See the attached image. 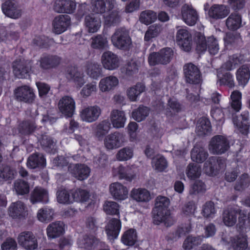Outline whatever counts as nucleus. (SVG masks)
I'll return each instance as SVG.
<instances>
[{
	"mask_svg": "<svg viewBox=\"0 0 250 250\" xmlns=\"http://www.w3.org/2000/svg\"><path fill=\"white\" fill-rule=\"evenodd\" d=\"M196 49L199 53L205 52L208 49L210 54L214 55L219 50V44L217 40L211 36L206 40L204 35L199 34L197 35Z\"/></svg>",
	"mask_w": 250,
	"mask_h": 250,
	"instance_id": "nucleus-1",
	"label": "nucleus"
},
{
	"mask_svg": "<svg viewBox=\"0 0 250 250\" xmlns=\"http://www.w3.org/2000/svg\"><path fill=\"white\" fill-rule=\"evenodd\" d=\"M111 41L114 47L124 50L129 49L132 44L129 32L125 28L117 29L111 36Z\"/></svg>",
	"mask_w": 250,
	"mask_h": 250,
	"instance_id": "nucleus-2",
	"label": "nucleus"
},
{
	"mask_svg": "<svg viewBox=\"0 0 250 250\" xmlns=\"http://www.w3.org/2000/svg\"><path fill=\"white\" fill-rule=\"evenodd\" d=\"M169 204L168 198L158 196L155 199V207L152 211L153 219H167L170 215V210L168 209Z\"/></svg>",
	"mask_w": 250,
	"mask_h": 250,
	"instance_id": "nucleus-3",
	"label": "nucleus"
},
{
	"mask_svg": "<svg viewBox=\"0 0 250 250\" xmlns=\"http://www.w3.org/2000/svg\"><path fill=\"white\" fill-rule=\"evenodd\" d=\"M229 148V142L226 137L216 135L212 137L208 145V149L211 153L222 154Z\"/></svg>",
	"mask_w": 250,
	"mask_h": 250,
	"instance_id": "nucleus-4",
	"label": "nucleus"
},
{
	"mask_svg": "<svg viewBox=\"0 0 250 250\" xmlns=\"http://www.w3.org/2000/svg\"><path fill=\"white\" fill-rule=\"evenodd\" d=\"M101 62L104 68L108 70L118 69L121 63V58L110 51H106L101 56Z\"/></svg>",
	"mask_w": 250,
	"mask_h": 250,
	"instance_id": "nucleus-5",
	"label": "nucleus"
},
{
	"mask_svg": "<svg viewBox=\"0 0 250 250\" xmlns=\"http://www.w3.org/2000/svg\"><path fill=\"white\" fill-rule=\"evenodd\" d=\"M125 142V135L122 132L115 131L105 136L104 145L106 149L112 150L120 147Z\"/></svg>",
	"mask_w": 250,
	"mask_h": 250,
	"instance_id": "nucleus-6",
	"label": "nucleus"
},
{
	"mask_svg": "<svg viewBox=\"0 0 250 250\" xmlns=\"http://www.w3.org/2000/svg\"><path fill=\"white\" fill-rule=\"evenodd\" d=\"M181 14L182 20L189 26L194 25L199 20L198 13L191 4H184L182 6Z\"/></svg>",
	"mask_w": 250,
	"mask_h": 250,
	"instance_id": "nucleus-7",
	"label": "nucleus"
},
{
	"mask_svg": "<svg viewBox=\"0 0 250 250\" xmlns=\"http://www.w3.org/2000/svg\"><path fill=\"white\" fill-rule=\"evenodd\" d=\"M183 71L187 83L192 84L200 83L201 74L196 65L191 62L186 63L183 67Z\"/></svg>",
	"mask_w": 250,
	"mask_h": 250,
	"instance_id": "nucleus-8",
	"label": "nucleus"
},
{
	"mask_svg": "<svg viewBox=\"0 0 250 250\" xmlns=\"http://www.w3.org/2000/svg\"><path fill=\"white\" fill-rule=\"evenodd\" d=\"M59 111L65 117H71L74 114L76 108L74 99L69 96L62 97L58 104Z\"/></svg>",
	"mask_w": 250,
	"mask_h": 250,
	"instance_id": "nucleus-9",
	"label": "nucleus"
},
{
	"mask_svg": "<svg viewBox=\"0 0 250 250\" xmlns=\"http://www.w3.org/2000/svg\"><path fill=\"white\" fill-rule=\"evenodd\" d=\"M176 41L180 48L186 52L191 50L192 37L186 27L178 30L176 35Z\"/></svg>",
	"mask_w": 250,
	"mask_h": 250,
	"instance_id": "nucleus-10",
	"label": "nucleus"
},
{
	"mask_svg": "<svg viewBox=\"0 0 250 250\" xmlns=\"http://www.w3.org/2000/svg\"><path fill=\"white\" fill-rule=\"evenodd\" d=\"M101 113V109L98 105L83 107L80 111V117L82 121L86 123L96 121Z\"/></svg>",
	"mask_w": 250,
	"mask_h": 250,
	"instance_id": "nucleus-11",
	"label": "nucleus"
},
{
	"mask_svg": "<svg viewBox=\"0 0 250 250\" xmlns=\"http://www.w3.org/2000/svg\"><path fill=\"white\" fill-rule=\"evenodd\" d=\"M14 94L17 101L30 104L33 102L35 97L33 89L25 85L16 88Z\"/></svg>",
	"mask_w": 250,
	"mask_h": 250,
	"instance_id": "nucleus-12",
	"label": "nucleus"
},
{
	"mask_svg": "<svg viewBox=\"0 0 250 250\" xmlns=\"http://www.w3.org/2000/svg\"><path fill=\"white\" fill-rule=\"evenodd\" d=\"M70 173L80 181L84 180L89 176L90 168L85 164H70L68 167Z\"/></svg>",
	"mask_w": 250,
	"mask_h": 250,
	"instance_id": "nucleus-13",
	"label": "nucleus"
},
{
	"mask_svg": "<svg viewBox=\"0 0 250 250\" xmlns=\"http://www.w3.org/2000/svg\"><path fill=\"white\" fill-rule=\"evenodd\" d=\"M224 167L222 160L219 157L212 156L205 162L203 169L207 174L213 176L216 175L218 171Z\"/></svg>",
	"mask_w": 250,
	"mask_h": 250,
	"instance_id": "nucleus-14",
	"label": "nucleus"
},
{
	"mask_svg": "<svg viewBox=\"0 0 250 250\" xmlns=\"http://www.w3.org/2000/svg\"><path fill=\"white\" fill-rule=\"evenodd\" d=\"M115 3V0H91L90 11L96 14H103L112 10Z\"/></svg>",
	"mask_w": 250,
	"mask_h": 250,
	"instance_id": "nucleus-15",
	"label": "nucleus"
},
{
	"mask_svg": "<svg viewBox=\"0 0 250 250\" xmlns=\"http://www.w3.org/2000/svg\"><path fill=\"white\" fill-rule=\"evenodd\" d=\"M109 189L111 195L115 200L124 201L128 198V188L119 182L112 183Z\"/></svg>",
	"mask_w": 250,
	"mask_h": 250,
	"instance_id": "nucleus-16",
	"label": "nucleus"
},
{
	"mask_svg": "<svg viewBox=\"0 0 250 250\" xmlns=\"http://www.w3.org/2000/svg\"><path fill=\"white\" fill-rule=\"evenodd\" d=\"M71 19L68 15H60L53 20V31L56 34H61L65 31L69 26Z\"/></svg>",
	"mask_w": 250,
	"mask_h": 250,
	"instance_id": "nucleus-17",
	"label": "nucleus"
},
{
	"mask_svg": "<svg viewBox=\"0 0 250 250\" xmlns=\"http://www.w3.org/2000/svg\"><path fill=\"white\" fill-rule=\"evenodd\" d=\"M18 241L20 245L29 250H33L38 246L37 240L34 235L32 232L29 231L21 232L18 236Z\"/></svg>",
	"mask_w": 250,
	"mask_h": 250,
	"instance_id": "nucleus-18",
	"label": "nucleus"
},
{
	"mask_svg": "<svg viewBox=\"0 0 250 250\" xmlns=\"http://www.w3.org/2000/svg\"><path fill=\"white\" fill-rule=\"evenodd\" d=\"M122 227L120 220H109L105 226V231L108 239L113 241L119 235Z\"/></svg>",
	"mask_w": 250,
	"mask_h": 250,
	"instance_id": "nucleus-19",
	"label": "nucleus"
},
{
	"mask_svg": "<svg viewBox=\"0 0 250 250\" xmlns=\"http://www.w3.org/2000/svg\"><path fill=\"white\" fill-rule=\"evenodd\" d=\"M76 8V2L73 0H56L54 10L58 13L72 14Z\"/></svg>",
	"mask_w": 250,
	"mask_h": 250,
	"instance_id": "nucleus-20",
	"label": "nucleus"
},
{
	"mask_svg": "<svg viewBox=\"0 0 250 250\" xmlns=\"http://www.w3.org/2000/svg\"><path fill=\"white\" fill-rule=\"evenodd\" d=\"M3 13L7 17L18 19L21 15V11L18 8L15 0H8L2 5Z\"/></svg>",
	"mask_w": 250,
	"mask_h": 250,
	"instance_id": "nucleus-21",
	"label": "nucleus"
},
{
	"mask_svg": "<svg viewBox=\"0 0 250 250\" xmlns=\"http://www.w3.org/2000/svg\"><path fill=\"white\" fill-rule=\"evenodd\" d=\"M249 112L248 111H244L240 117L233 118L234 125L237 127L239 131L242 134L248 133L249 128Z\"/></svg>",
	"mask_w": 250,
	"mask_h": 250,
	"instance_id": "nucleus-22",
	"label": "nucleus"
},
{
	"mask_svg": "<svg viewBox=\"0 0 250 250\" xmlns=\"http://www.w3.org/2000/svg\"><path fill=\"white\" fill-rule=\"evenodd\" d=\"M229 13V10L226 6L222 4H214L210 7L208 15L213 19L219 20L226 17Z\"/></svg>",
	"mask_w": 250,
	"mask_h": 250,
	"instance_id": "nucleus-23",
	"label": "nucleus"
},
{
	"mask_svg": "<svg viewBox=\"0 0 250 250\" xmlns=\"http://www.w3.org/2000/svg\"><path fill=\"white\" fill-rule=\"evenodd\" d=\"M13 68L15 76L20 79L26 78L31 69L30 65L27 66V61L21 60L15 61Z\"/></svg>",
	"mask_w": 250,
	"mask_h": 250,
	"instance_id": "nucleus-24",
	"label": "nucleus"
},
{
	"mask_svg": "<svg viewBox=\"0 0 250 250\" xmlns=\"http://www.w3.org/2000/svg\"><path fill=\"white\" fill-rule=\"evenodd\" d=\"M65 76L68 80L73 81L79 87H81L85 83L83 74L79 71L75 66L67 67L65 71Z\"/></svg>",
	"mask_w": 250,
	"mask_h": 250,
	"instance_id": "nucleus-25",
	"label": "nucleus"
},
{
	"mask_svg": "<svg viewBox=\"0 0 250 250\" xmlns=\"http://www.w3.org/2000/svg\"><path fill=\"white\" fill-rule=\"evenodd\" d=\"M110 119L113 127L115 128L124 127L126 120L125 112L118 109L112 110Z\"/></svg>",
	"mask_w": 250,
	"mask_h": 250,
	"instance_id": "nucleus-26",
	"label": "nucleus"
},
{
	"mask_svg": "<svg viewBox=\"0 0 250 250\" xmlns=\"http://www.w3.org/2000/svg\"><path fill=\"white\" fill-rule=\"evenodd\" d=\"M84 24L89 33H95L101 26V18L99 16L89 14L85 17Z\"/></svg>",
	"mask_w": 250,
	"mask_h": 250,
	"instance_id": "nucleus-27",
	"label": "nucleus"
},
{
	"mask_svg": "<svg viewBox=\"0 0 250 250\" xmlns=\"http://www.w3.org/2000/svg\"><path fill=\"white\" fill-rule=\"evenodd\" d=\"M118 84V79L115 76H109L100 80L99 87L100 91L105 92L114 89Z\"/></svg>",
	"mask_w": 250,
	"mask_h": 250,
	"instance_id": "nucleus-28",
	"label": "nucleus"
},
{
	"mask_svg": "<svg viewBox=\"0 0 250 250\" xmlns=\"http://www.w3.org/2000/svg\"><path fill=\"white\" fill-rule=\"evenodd\" d=\"M30 200L32 204L38 202L47 203L49 200L48 192L42 188L36 187L31 194Z\"/></svg>",
	"mask_w": 250,
	"mask_h": 250,
	"instance_id": "nucleus-29",
	"label": "nucleus"
},
{
	"mask_svg": "<svg viewBox=\"0 0 250 250\" xmlns=\"http://www.w3.org/2000/svg\"><path fill=\"white\" fill-rule=\"evenodd\" d=\"M65 225L62 221H58L50 224L47 228V234L50 238H55L63 234Z\"/></svg>",
	"mask_w": 250,
	"mask_h": 250,
	"instance_id": "nucleus-30",
	"label": "nucleus"
},
{
	"mask_svg": "<svg viewBox=\"0 0 250 250\" xmlns=\"http://www.w3.org/2000/svg\"><path fill=\"white\" fill-rule=\"evenodd\" d=\"M112 173L114 176L118 177L120 179H125L128 181H131L135 177V174L131 171L130 167H124L122 165L114 167Z\"/></svg>",
	"mask_w": 250,
	"mask_h": 250,
	"instance_id": "nucleus-31",
	"label": "nucleus"
},
{
	"mask_svg": "<svg viewBox=\"0 0 250 250\" xmlns=\"http://www.w3.org/2000/svg\"><path fill=\"white\" fill-rule=\"evenodd\" d=\"M223 219H244L247 216V212L242 210L238 206L229 207L223 213Z\"/></svg>",
	"mask_w": 250,
	"mask_h": 250,
	"instance_id": "nucleus-32",
	"label": "nucleus"
},
{
	"mask_svg": "<svg viewBox=\"0 0 250 250\" xmlns=\"http://www.w3.org/2000/svg\"><path fill=\"white\" fill-rule=\"evenodd\" d=\"M131 198L138 202L146 203L151 199L150 192L146 188H133L131 191Z\"/></svg>",
	"mask_w": 250,
	"mask_h": 250,
	"instance_id": "nucleus-33",
	"label": "nucleus"
},
{
	"mask_svg": "<svg viewBox=\"0 0 250 250\" xmlns=\"http://www.w3.org/2000/svg\"><path fill=\"white\" fill-rule=\"evenodd\" d=\"M46 160L44 155L41 153H35L31 155L28 158L27 166L30 168H35L37 167H44Z\"/></svg>",
	"mask_w": 250,
	"mask_h": 250,
	"instance_id": "nucleus-34",
	"label": "nucleus"
},
{
	"mask_svg": "<svg viewBox=\"0 0 250 250\" xmlns=\"http://www.w3.org/2000/svg\"><path fill=\"white\" fill-rule=\"evenodd\" d=\"M236 79L239 85L245 86L250 78V69L247 64L242 65L236 71Z\"/></svg>",
	"mask_w": 250,
	"mask_h": 250,
	"instance_id": "nucleus-35",
	"label": "nucleus"
},
{
	"mask_svg": "<svg viewBox=\"0 0 250 250\" xmlns=\"http://www.w3.org/2000/svg\"><path fill=\"white\" fill-rule=\"evenodd\" d=\"M9 215L12 217H23L26 212L27 208L21 201L12 203L8 209Z\"/></svg>",
	"mask_w": 250,
	"mask_h": 250,
	"instance_id": "nucleus-36",
	"label": "nucleus"
},
{
	"mask_svg": "<svg viewBox=\"0 0 250 250\" xmlns=\"http://www.w3.org/2000/svg\"><path fill=\"white\" fill-rule=\"evenodd\" d=\"M227 28L230 30H236L242 26V18L238 13H231L226 21Z\"/></svg>",
	"mask_w": 250,
	"mask_h": 250,
	"instance_id": "nucleus-37",
	"label": "nucleus"
},
{
	"mask_svg": "<svg viewBox=\"0 0 250 250\" xmlns=\"http://www.w3.org/2000/svg\"><path fill=\"white\" fill-rule=\"evenodd\" d=\"M208 156V153L203 147L194 146L191 151V158L194 162L203 163Z\"/></svg>",
	"mask_w": 250,
	"mask_h": 250,
	"instance_id": "nucleus-38",
	"label": "nucleus"
},
{
	"mask_svg": "<svg viewBox=\"0 0 250 250\" xmlns=\"http://www.w3.org/2000/svg\"><path fill=\"white\" fill-rule=\"evenodd\" d=\"M211 131L209 120L206 117L200 118L197 123L196 131L199 136L207 135Z\"/></svg>",
	"mask_w": 250,
	"mask_h": 250,
	"instance_id": "nucleus-39",
	"label": "nucleus"
},
{
	"mask_svg": "<svg viewBox=\"0 0 250 250\" xmlns=\"http://www.w3.org/2000/svg\"><path fill=\"white\" fill-rule=\"evenodd\" d=\"M121 241L126 246H133L137 241L136 230L134 229H129L125 231L122 236Z\"/></svg>",
	"mask_w": 250,
	"mask_h": 250,
	"instance_id": "nucleus-40",
	"label": "nucleus"
},
{
	"mask_svg": "<svg viewBox=\"0 0 250 250\" xmlns=\"http://www.w3.org/2000/svg\"><path fill=\"white\" fill-rule=\"evenodd\" d=\"M61 62L60 57L57 56L45 55L41 58V66L44 69H48L58 65Z\"/></svg>",
	"mask_w": 250,
	"mask_h": 250,
	"instance_id": "nucleus-41",
	"label": "nucleus"
},
{
	"mask_svg": "<svg viewBox=\"0 0 250 250\" xmlns=\"http://www.w3.org/2000/svg\"><path fill=\"white\" fill-rule=\"evenodd\" d=\"M245 61L244 56L240 54H235L229 57V60L224 64V67L228 70L234 69L236 66Z\"/></svg>",
	"mask_w": 250,
	"mask_h": 250,
	"instance_id": "nucleus-42",
	"label": "nucleus"
},
{
	"mask_svg": "<svg viewBox=\"0 0 250 250\" xmlns=\"http://www.w3.org/2000/svg\"><path fill=\"white\" fill-rule=\"evenodd\" d=\"M91 46L93 49L103 50L108 47L107 39L102 35H98L91 38Z\"/></svg>",
	"mask_w": 250,
	"mask_h": 250,
	"instance_id": "nucleus-43",
	"label": "nucleus"
},
{
	"mask_svg": "<svg viewBox=\"0 0 250 250\" xmlns=\"http://www.w3.org/2000/svg\"><path fill=\"white\" fill-rule=\"evenodd\" d=\"M145 87L143 84L138 83L127 90V96L131 101H136L140 94L145 91Z\"/></svg>",
	"mask_w": 250,
	"mask_h": 250,
	"instance_id": "nucleus-44",
	"label": "nucleus"
},
{
	"mask_svg": "<svg viewBox=\"0 0 250 250\" xmlns=\"http://www.w3.org/2000/svg\"><path fill=\"white\" fill-rule=\"evenodd\" d=\"M70 192L71 194L72 195L74 202H86L90 196L88 191L81 188L72 189Z\"/></svg>",
	"mask_w": 250,
	"mask_h": 250,
	"instance_id": "nucleus-45",
	"label": "nucleus"
},
{
	"mask_svg": "<svg viewBox=\"0 0 250 250\" xmlns=\"http://www.w3.org/2000/svg\"><path fill=\"white\" fill-rule=\"evenodd\" d=\"M157 18V13L152 10H147L142 11L140 15V22L146 25H149L154 22Z\"/></svg>",
	"mask_w": 250,
	"mask_h": 250,
	"instance_id": "nucleus-46",
	"label": "nucleus"
},
{
	"mask_svg": "<svg viewBox=\"0 0 250 250\" xmlns=\"http://www.w3.org/2000/svg\"><path fill=\"white\" fill-rule=\"evenodd\" d=\"M186 174L190 180H195L201 175V167L196 164L190 163L186 168Z\"/></svg>",
	"mask_w": 250,
	"mask_h": 250,
	"instance_id": "nucleus-47",
	"label": "nucleus"
},
{
	"mask_svg": "<svg viewBox=\"0 0 250 250\" xmlns=\"http://www.w3.org/2000/svg\"><path fill=\"white\" fill-rule=\"evenodd\" d=\"M162 31V27L159 24H154L149 26L146 30L145 36L144 41L149 42L153 38L157 37Z\"/></svg>",
	"mask_w": 250,
	"mask_h": 250,
	"instance_id": "nucleus-48",
	"label": "nucleus"
},
{
	"mask_svg": "<svg viewBox=\"0 0 250 250\" xmlns=\"http://www.w3.org/2000/svg\"><path fill=\"white\" fill-rule=\"evenodd\" d=\"M36 128L35 122L30 120L23 121L19 126L20 133L23 135H29L34 132Z\"/></svg>",
	"mask_w": 250,
	"mask_h": 250,
	"instance_id": "nucleus-49",
	"label": "nucleus"
},
{
	"mask_svg": "<svg viewBox=\"0 0 250 250\" xmlns=\"http://www.w3.org/2000/svg\"><path fill=\"white\" fill-rule=\"evenodd\" d=\"M70 191L66 189L59 190L57 193V199L59 203L70 204L74 202L72 195H70Z\"/></svg>",
	"mask_w": 250,
	"mask_h": 250,
	"instance_id": "nucleus-50",
	"label": "nucleus"
},
{
	"mask_svg": "<svg viewBox=\"0 0 250 250\" xmlns=\"http://www.w3.org/2000/svg\"><path fill=\"white\" fill-rule=\"evenodd\" d=\"M86 67L87 75L93 79H97L102 74V68L98 63L88 62Z\"/></svg>",
	"mask_w": 250,
	"mask_h": 250,
	"instance_id": "nucleus-51",
	"label": "nucleus"
},
{
	"mask_svg": "<svg viewBox=\"0 0 250 250\" xmlns=\"http://www.w3.org/2000/svg\"><path fill=\"white\" fill-rule=\"evenodd\" d=\"M203 239V236L192 237L189 236L184 241L183 248L185 250H191L195 246L200 244Z\"/></svg>",
	"mask_w": 250,
	"mask_h": 250,
	"instance_id": "nucleus-52",
	"label": "nucleus"
},
{
	"mask_svg": "<svg viewBox=\"0 0 250 250\" xmlns=\"http://www.w3.org/2000/svg\"><path fill=\"white\" fill-rule=\"evenodd\" d=\"M231 107L236 112H239L241 109V93L237 90L233 91L231 95Z\"/></svg>",
	"mask_w": 250,
	"mask_h": 250,
	"instance_id": "nucleus-53",
	"label": "nucleus"
},
{
	"mask_svg": "<svg viewBox=\"0 0 250 250\" xmlns=\"http://www.w3.org/2000/svg\"><path fill=\"white\" fill-rule=\"evenodd\" d=\"M104 210L106 214L118 215L120 213V205L114 201H106L104 205Z\"/></svg>",
	"mask_w": 250,
	"mask_h": 250,
	"instance_id": "nucleus-54",
	"label": "nucleus"
},
{
	"mask_svg": "<svg viewBox=\"0 0 250 250\" xmlns=\"http://www.w3.org/2000/svg\"><path fill=\"white\" fill-rule=\"evenodd\" d=\"M133 156V149L126 146L120 149L116 154V159L119 161H125L130 159Z\"/></svg>",
	"mask_w": 250,
	"mask_h": 250,
	"instance_id": "nucleus-55",
	"label": "nucleus"
},
{
	"mask_svg": "<svg viewBox=\"0 0 250 250\" xmlns=\"http://www.w3.org/2000/svg\"><path fill=\"white\" fill-rule=\"evenodd\" d=\"M14 189L19 195H24L29 192V185L27 182L17 180L14 183Z\"/></svg>",
	"mask_w": 250,
	"mask_h": 250,
	"instance_id": "nucleus-56",
	"label": "nucleus"
},
{
	"mask_svg": "<svg viewBox=\"0 0 250 250\" xmlns=\"http://www.w3.org/2000/svg\"><path fill=\"white\" fill-rule=\"evenodd\" d=\"M217 77V82L220 85H226L230 88H232L234 86L235 83L233 76L230 73L227 72L222 77L218 75Z\"/></svg>",
	"mask_w": 250,
	"mask_h": 250,
	"instance_id": "nucleus-57",
	"label": "nucleus"
},
{
	"mask_svg": "<svg viewBox=\"0 0 250 250\" xmlns=\"http://www.w3.org/2000/svg\"><path fill=\"white\" fill-rule=\"evenodd\" d=\"M152 166L154 169L161 172L167 167V164L164 157L161 156H157L152 159Z\"/></svg>",
	"mask_w": 250,
	"mask_h": 250,
	"instance_id": "nucleus-58",
	"label": "nucleus"
},
{
	"mask_svg": "<svg viewBox=\"0 0 250 250\" xmlns=\"http://www.w3.org/2000/svg\"><path fill=\"white\" fill-rule=\"evenodd\" d=\"M148 114L149 109L147 107L140 106L132 112V117L136 121L141 122L145 120Z\"/></svg>",
	"mask_w": 250,
	"mask_h": 250,
	"instance_id": "nucleus-59",
	"label": "nucleus"
},
{
	"mask_svg": "<svg viewBox=\"0 0 250 250\" xmlns=\"http://www.w3.org/2000/svg\"><path fill=\"white\" fill-rule=\"evenodd\" d=\"M206 190L205 184L201 181L197 180L190 186L189 194L191 195H197L205 192Z\"/></svg>",
	"mask_w": 250,
	"mask_h": 250,
	"instance_id": "nucleus-60",
	"label": "nucleus"
},
{
	"mask_svg": "<svg viewBox=\"0 0 250 250\" xmlns=\"http://www.w3.org/2000/svg\"><path fill=\"white\" fill-rule=\"evenodd\" d=\"M202 213L205 218H213L216 213L214 203L211 201L206 202L203 206Z\"/></svg>",
	"mask_w": 250,
	"mask_h": 250,
	"instance_id": "nucleus-61",
	"label": "nucleus"
},
{
	"mask_svg": "<svg viewBox=\"0 0 250 250\" xmlns=\"http://www.w3.org/2000/svg\"><path fill=\"white\" fill-rule=\"evenodd\" d=\"M159 53L161 56V64H167L169 63L173 56V51L170 48L162 49Z\"/></svg>",
	"mask_w": 250,
	"mask_h": 250,
	"instance_id": "nucleus-62",
	"label": "nucleus"
},
{
	"mask_svg": "<svg viewBox=\"0 0 250 250\" xmlns=\"http://www.w3.org/2000/svg\"><path fill=\"white\" fill-rule=\"evenodd\" d=\"M250 184V179L247 173L243 174L237 182L234 188L236 190L242 191Z\"/></svg>",
	"mask_w": 250,
	"mask_h": 250,
	"instance_id": "nucleus-63",
	"label": "nucleus"
},
{
	"mask_svg": "<svg viewBox=\"0 0 250 250\" xmlns=\"http://www.w3.org/2000/svg\"><path fill=\"white\" fill-rule=\"evenodd\" d=\"M111 129V124L108 120H104L100 123L96 127V134L99 137L103 136Z\"/></svg>",
	"mask_w": 250,
	"mask_h": 250,
	"instance_id": "nucleus-64",
	"label": "nucleus"
}]
</instances>
